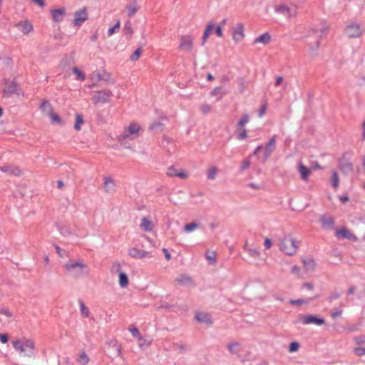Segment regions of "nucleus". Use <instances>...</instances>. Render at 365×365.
Returning <instances> with one entry per match:
<instances>
[{
    "label": "nucleus",
    "mask_w": 365,
    "mask_h": 365,
    "mask_svg": "<svg viewBox=\"0 0 365 365\" xmlns=\"http://www.w3.org/2000/svg\"><path fill=\"white\" fill-rule=\"evenodd\" d=\"M302 262H303L304 269L307 271H309L310 272V271L314 270V269L316 267V262L314 261V259H312V258H306V259H303Z\"/></svg>",
    "instance_id": "28"
},
{
    "label": "nucleus",
    "mask_w": 365,
    "mask_h": 365,
    "mask_svg": "<svg viewBox=\"0 0 365 365\" xmlns=\"http://www.w3.org/2000/svg\"><path fill=\"white\" fill-rule=\"evenodd\" d=\"M275 11L279 14H282L285 18L289 19L297 15V9L293 4L287 5L282 4L275 6Z\"/></svg>",
    "instance_id": "6"
},
{
    "label": "nucleus",
    "mask_w": 365,
    "mask_h": 365,
    "mask_svg": "<svg viewBox=\"0 0 365 365\" xmlns=\"http://www.w3.org/2000/svg\"><path fill=\"white\" fill-rule=\"evenodd\" d=\"M11 59L9 58H0V66H9L11 65Z\"/></svg>",
    "instance_id": "55"
},
{
    "label": "nucleus",
    "mask_w": 365,
    "mask_h": 365,
    "mask_svg": "<svg viewBox=\"0 0 365 365\" xmlns=\"http://www.w3.org/2000/svg\"><path fill=\"white\" fill-rule=\"evenodd\" d=\"M249 120L250 117L248 115H242L240 120L237 123L236 128H245V125L249 122Z\"/></svg>",
    "instance_id": "38"
},
{
    "label": "nucleus",
    "mask_w": 365,
    "mask_h": 365,
    "mask_svg": "<svg viewBox=\"0 0 365 365\" xmlns=\"http://www.w3.org/2000/svg\"><path fill=\"white\" fill-rule=\"evenodd\" d=\"M120 26V22L119 20H118L116 24L113 26L108 29V32H107L108 36L110 37L112 35H113L114 34L118 32Z\"/></svg>",
    "instance_id": "39"
},
{
    "label": "nucleus",
    "mask_w": 365,
    "mask_h": 365,
    "mask_svg": "<svg viewBox=\"0 0 365 365\" xmlns=\"http://www.w3.org/2000/svg\"><path fill=\"white\" fill-rule=\"evenodd\" d=\"M245 38V28L242 23L238 22L232 28V39L235 43H239Z\"/></svg>",
    "instance_id": "11"
},
{
    "label": "nucleus",
    "mask_w": 365,
    "mask_h": 365,
    "mask_svg": "<svg viewBox=\"0 0 365 365\" xmlns=\"http://www.w3.org/2000/svg\"><path fill=\"white\" fill-rule=\"evenodd\" d=\"M66 269L68 272L76 269L78 268L81 271H83L84 269H88V266L83 263L82 260H71L65 264L64 265Z\"/></svg>",
    "instance_id": "15"
},
{
    "label": "nucleus",
    "mask_w": 365,
    "mask_h": 365,
    "mask_svg": "<svg viewBox=\"0 0 365 365\" xmlns=\"http://www.w3.org/2000/svg\"><path fill=\"white\" fill-rule=\"evenodd\" d=\"M80 308L82 315L84 317H88L89 315V310L83 302L81 303Z\"/></svg>",
    "instance_id": "49"
},
{
    "label": "nucleus",
    "mask_w": 365,
    "mask_h": 365,
    "mask_svg": "<svg viewBox=\"0 0 365 365\" xmlns=\"http://www.w3.org/2000/svg\"><path fill=\"white\" fill-rule=\"evenodd\" d=\"M205 257L211 264L216 263L217 254L215 251L207 250L205 253Z\"/></svg>",
    "instance_id": "35"
},
{
    "label": "nucleus",
    "mask_w": 365,
    "mask_h": 365,
    "mask_svg": "<svg viewBox=\"0 0 365 365\" xmlns=\"http://www.w3.org/2000/svg\"><path fill=\"white\" fill-rule=\"evenodd\" d=\"M354 341L358 344H361L365 343V336H359L355 337Z\"/></svg>",
    "instance_id": "59"
},
{
    "label": "nucleus",
    "mask_w": 365,
    "mask_h": 365,
    "mask_svg": "<svg viewBox=\"0 0 365 365\" xmlns=\"http://www.w3.org/2000/svg\"><path fill=\"white\" fill-rule=\"evenodd\" d=\"M195 319L200 323L206 324L207 325H210L212 324L213 321L210 314L206 312H196Z\"/></svg>",
    "instance_id": "17"
},
{
    "label": "nucleus",
    "mask_w": 365,
    "mask_h": 365,
    "mask_svg": "<svg viewBox=\"0 0 365 365\" xmlns=\"http://www.w3.org/2000/svg\"><path fill=\"white\" fill-rule=\"evenodd\" d=\"M119 284L121 287H126L128 284V277L123 272H119Z\"/></svg>",
    "instance_id": "37"
},
{
    "label": "nucleus",
    "mask_w": 365,
    "mask_h": 365,
    "mask_svg": "<svg viewBox=\"0 0 365 365\" xmlns=\"http://www.w3.org/2000/svg\"><path fill=\"white\" fill-rule=\"evenodd\" d=\"M142 49L140 48H138L135 51V52L133 53V55L130 56V59L132 61H136L141 54Z\"/></svg>",
    "instance_id": "52"
},
{
    "label": "nucleus",
    "mask_w": 365,
    "mask_h": 365,
    "mask_svg": "<svg viewBox=\"0 0 365 365\" xmlns=\"http://www.w3.org/2000/svg\"><path fill=\"white\" fill-rule=\"evenodd\" d=\"M335 236L339 240L346 239L350 241H356L357 237L349 229L345 227L337 228Z\"/></svg>",
    "instance_id": "9"
},
{
    "label": "nucleus",
    "mask_w": 365,
    "mask_h": 365,
    "mask_svg": "<svg viewBox=\"0 0 365 365\" xmlns=\"http://www.w3.org/2000/svg\"><path fill=\"white\" fill-rule=\"evenodd\" d=\"M128 255L133 258L141 259L149 256V253L140 249L132 247L128 250Z\"/></svg>",
    "instance_id": "20"
},
{
    "label": "nucleus",
    "mask_w": 365,
    "mask_h": 365,
    "mask_svg": "<svg viewBox=\"0 0 365 365\" xmlns=\"http://www.w3.org/2000/svg\"><path fill=\"white\" fill-rule=\"evenodd\" d=\"M279 250L288 256L294 255L298 250L296 240L291 235L284 236L279 243Z\"/></svg>",
    "instance_id": "2"
},
{
    "label": "nucleus",
    "mask_w": 365,
    "mask_h": 365,
    "mask_svg": "<svg viewBox=\"0 0 365 365\" xmlns=\"http://www.w3.org/2000/svg\"><path fill=\"white\" fill-rule=\"evenodd\" d=\"M247 187H251L255 190H261L262 185L260 184L251 182L247 185Z\"/></svg>",
    "instance_id": "60"
},
{
    "label": "nucleus",
    "mask_w": 365,
    "mask_h": 365,
    "mask_svg": "<svg viewBox=\"0 0 365 365\" xmlns=\"http://www.w3.org/2000/svg\"><path fill=\"white\" fill-rule=\"evenodd\" d=\"M8 336L7 334H0V341L3 344H6L8 342Z\"/></svg>",
    "instance_id": "64"
},
{
    "label": "nucleus",
    "mask_w": 365,
    "mask_h": 365,
    "mask_svg": "<svg viewBox=\"0 0 365 365\" xmlns=\"http://www.w3.org/2000/svg\"><path fill=\"white\" fill-rule=\"evenodd\" d=\"M150 129L153 130H162L163 124L160 122H155L150 125Z\"/></svg>",
    "instance_id": "47"
},
{
    "label": "nucleus",
    "mask_w": 365,
    "mask_h": 365,
    "mask_svg": "<svg viewBox=\"0 0 365 365\" xmlns=\"http://www.w3.org/2000/svg\"><path fill=\"white\" fill-rule=\"evenodd\" d=\"M298 170L302 180L307 182L309 177L312 173V170L306 167L302 162L298 163Z\"/></svg>",
    "instance_id": "19"
},
{
    "label": "nucleus",
    "mask_w": 365,
    "mask_h": 365,
    "mask_svg": "<svg viewBox=\"0 0 365 365\" xmlns=\"http://www.w3.org/2000/svg\"><path fill=\"white\" fill-rule=\"evenodd\" d=\"M218 169L216 166H210L207 170V177L209 180H215L216 178Z\"/></svg>",
    "instance_id": "36"
},
{
    "label": "nucleus",
    "mask_w": 365,
    "mask_h": 365,
    "mask_svg": "<svg viewBox=\"0 0 365 365\" xmlns=\"http://www.w3.org/2000/svg\"><path fill=\"white\" fill-rule=\"evenodd\" d=\"M11 344L13 348L20 355L29 358L34 356L35 343L32 339L26 336L16 338Z\"/></svg>",
    "instance_id": "1"
},
{
    "label": "nucleus",
    "mask_w": 365,
    "mask_h": 365,
    "mask_svg": "<svg viewBox=\"0 0 365 365\" xmlns=\"http://www.w3.org/2000/svg\"><path fill=\"white\" fill-rule=\"evenodd\" d=\"M237 131V138L244 140L247 138V133L245 128H236Z\"/></svg>",
    "instance_id": "41"
},
{
    "label": "nucleus",
    "mask_w": 365,
    "mask_h": 365,
    "mask_svg": "<svg viewBox=\"0 0 365 365\" xmlns=\"http://www.w3.org/2000/svg\"><path fill=\"white\" fill-rule=\"evenodd\" d=\"M251 165V160L250 158L245 159L240 165V171L244 172L245 170L248 169Z\"/></svg>",
    "instance_id": "45"
},
{
    "label": "nucleus",
    "mask_w": 365,
    "mask_h": 365,
    "mask_svg": "<svg viewBox=\"0 0 365 365\" xmlns=\"http://www.w3.org/2000/svg\"><path fill=\"white\" fill-rule=\"evenodd\" d=\"M243 249L249 254L253 259H259L261 256L260 251L257 248L248 247L247 242L243 247Z\"/></svg>",
    "instance_id": "27"
},
{
    "label": "nucleus",
    "mask_w": 365,
    "mask_h": 365,
    "mask_svg": "<svg viewBox=\"0 0 365 365\" xmlns=\"http://www.w3.org/2000/svg\"><path fill=\"white\" fill-rule=\"evenodd\" d=\"M66 14L65 9H58L51 11L52 19L54 22H61Z\"/></svg>",
    "instance_id": "25"
},
{
    "label": "nucleus",
    "mask_w": 365,
    "mask_h": 365,
    "mask_svg": "<svg viewBox=\"0 0 365 365\" xmlns=\"http://www.w3.org/2000/svg\"><path fill=\"white\" fill-rule=\"evenodd\" d=\"M299 348V344L296 341H293L289 344V352L297 351H298Z\"/></svg>",
    "instance_id": "50"
},
{
    "label": "nucleus",
    "mask_w": 365,
    "mask_h": 365,
    "mask_svg": "<svg viewBox=\"0 0 365 365\" xmlns=\"http://www.w3.org/2000/svg\"><path fill=\"white\" fill-rule=\"evenodd\" d=\"M88 19V12L86 8H83L76 11L74 19L72 22L73 26L80 27Z\"/></svg>",
    "instance_id": "8"
},
{
    "label": "nucleus",
    "mask_w": 365,
    "mask_h": 365,
    "mask_svg": "<svg viewBox=\"0 0 365 365\" xmlns=\"http://www.w3.org/2000/svg\"><path fill=\"white\" fill-rule=\"evenodd\" d=\"M108 74L105 70H95L91 74V78L93 83H98L101 81H104L108 78Z\"/></svg>",
    "instance_id": "16"
},
{
    "label": "nucleus",
    "mask_w": 365,
    "mask_h": 365,
    "mask_svg": "<svg viewBox=\"0 0 365 365\" xmlns=\"http://www.w3.org/2000/svg\"><path fill=\"white\" fill-rule=\"evenodd\" d=\"M76 361L81 365H87L90 361V358L86 353L83 351L79 354Z\"/></svg>",
    "instance_id": "32"
},
{
    "label": "nucleus",
    "mask_w": 365,
    "mask_h": 365,
    "mask_svg": "<svg viewBox=\"0 0 365 365\" xmlns=\"http://www.w3.org/2000/svg\"><path fill=\"white\" fill-rule=\"evenodd\" d=\"M289 303L292 305H298V306H300V305H302L304 304H306L307 302L305 300H303V299H297V300H294V299H292L289 301Z\"/></svg>",
    "instance_id": "56"
},
{
    "label": "nucleus",
    "mask_w": 365,
    "mask_h": 365,
    "mask_svg": "<svg viewBox=\"0 0 365 365\" xmlns=\"http://www.w3.org/2000/svg\"><path fill=\"white\" fill-rule=\"evenodd\" d=\"M194 37L192 35L180 36L179 49L185 53H190L193 49Z\"/></svg>",
    "instance_id": "7"
},
{
    "label": "nucleus",
    "mask_w": 365,
    "mask_h": 365,
    "mask_svg": "<svg viewBox=\"0 0 365 365\" xmlns=\"http://www.w3.org/2000/svg\"><path fill=\"white\" fill-rule=\"evenodd\" d=\"M104 189L106 192H110L115 189L114 181L110 178H104Z\"/></svg>",
    "instance_id": "30"
},
{
    "label": "nucleus",
    "mask_w": 365,
    "mask_h": 365,
    "mask_svg": "<svg viewBox=\"0 0 365 365\" xmlns=\"http://www.w3.org/2000/svg\"><path fill=\"white\" fill-rule=\"evenodd\" d=\"M211 95L217 96V99L220 100L224 96L225 93L222 91L221 88L217 87L211 92Z\"/></svg>",
    "instance_id": "43"
},
{
    "label": "nucleus",
    "mask_w": 365,
    "mask_h": 365,
    "mask_svg": "<svg viewBox=\"0 0 365 365\" xmlns=\"http://www.w3.org/2000/svg\"><path fill=\"white\" fill-rule=\"evenodd\" d=\"M140 227L143 231L151 232L155 229V224L148 217H143L141 219V222H140Z\"/></svg>",
    "instance_id": "18"
},
{
    "label": "nucleus",
    "mask_w": 365,
    "mask_h": 365,
    "mask_svg": "<svg viewBox=\"0 0 365 365\" xmlns=\"http://www.w3.org/2000/svg\"><path fill=\"white\" fill-rule=\"evenodd\" d=\"M200 109H201V111H202L204 114H207V113H210V110H211V106H210V105H207V104H205V105H202V106H201V108H200Z\"/></svg>",
    "instance_id": "57"
},
{
    "label": "nucleus",
    "mask_w": 365,
    "mask_h": 365,
    "mask_svg": "<svg viewBox=\"0 0 365 365\" xmlns=\"http://www.w3.org/2000/svg\"><path fill=\"white\" fill-rule=\"evenodd\" d=\"M3 91L5 96H10L13 94L18 93L19 91V86L14 82H5L3 87Z\"/></svg>",
    "instance_id": "14"
},
{
    "label": "nucleus",
    "mask_w": 365,
    "mask_h": 365,
    "mask_svg": "<svg viewBox=\"0 0 365 365\" xmlns=\"http://www.w3.org/2000/svg\"><path fill=\"white\" fill-rule=\"evenodd\" d=\"M75 118L76 120L74 123V129L77 131H79L81 130V127L84 123V120L82 115L80 113H76Z\"/></svg>",
    "instance_id": "31"
},
{
    "label": "nucleus",
    "mask_w": 365,
    "mask_h": 365,
    "mask_svg": "<svg viewBox=\"0 0 365 365\" xmlns=\"http://www.w3.org/2000/svg\"><path fill=\"white\" fill-rule=\"evenodd\" d=\"M16 26L24 34H29L34 29L33 25L29 21H21Z\"/></svg>",
    "instance_id": "21"
},
{
    "label": "nucleus",
    "mask_w": 365,
    "mask_h": 365,
    "mask_svg": "<svg viewBox=\"0 0 365 365\" xmlns=\"http://www.w3.org/2000/svg\"><path fill=\"white\" fill-rule=\"evenodd\" d=\"M266 110H267V105L264 104L262 106V108H260V110L259 111V116L262 117V115H264V113H266Z\"/></svg>",
    "instance_id": "63"
},
{
    "label": "nucleus",
    "mask_w": 365,
    "mask_h": 365,
    "mask_svg": "<svg viewBox=\"0 0 365 365\" xmlns=\"http://www.w3.org/2000/svg\"><path fill=\"white\" fill-rule=\"evenodd\" d=\"M354 351L358 356H363L365 354V347H356Z\"/></svg>",
    "instance_id": "53"
},
{
    "label": "nucleus",
    "mask_w": 365,
    "mask_h": 365,
    "mask_svg": "<svg viewBox=\"0 0 365 365\" xmlns=\"http://www.w3.org/2000/svg\"><path fill=\"white\" fill-rule=\"evenodd\" d=\"M123 31L126 35H131L133 34V28L131 26V23L129 21H127L125 23Z\"/></svg>",
    "instance_id": "46"
},
{
    "label": "nucleus",
    "mask_w": 365,
    "mask_h": 365,
    "mask_svg": "<svg viewBox=\"0 0 365 365\" xmlns=\"http://www.w3.org/2000/svg\"><path fill=\"white\" fill-rule=\"evenodd\" d=\"M271 39V36L268 33H264L262 35H260L259 37L256 38L254 40V43H262L264 45L267 44Z\"/></svg>",
    "instance_id": "29"
},
{
    "label": "nucleus",
    "mask_w": 365,
    "mask_h": 365,
    "mask_svg": "<svg viewBox=\"0 0 365 365\" xmlns=\"http://www.w3.org/2000/svg\"><path fill=\"white\" fill-rule=\"evenodd\" d=\"M0 170L3 173H6L15 176L20 175L21 173L18 167L13 165H4L0 168Z\"/></svg>",
    "instance_id": "24"
},
{
    "label": "nucleus",
    "mask_w": 365,
    "mask_h": 365,
    "mask_svg": "<svg viewBox=\"0 0 365 365\" xmlns=\"http://www.w3.org/2000/svg\"><path fill=\"white\" fill-rule=\"evenodd\" d=\"M199 227V223L197 222H192L190 224H187L184 227V230L187 232H190L194 231L195 230L197 229Z\"/></svg>",
    "instance_id": "42"
},
{
    "label": "nucleus",
    "mask_w": 365,
    "mask_h": 365,
    "mask_svg": "<svg viewBox=\"0 0 365 365\" xmlns=\"http://www.w3.org/2000/svg\"><path fill=\"white\" fill-rule=\"evenodd\" d=\"M73 74L76 76V79L84 80L85 74L83 73L82 70H72Z\"/></svg>",
    "instance_id": "48"
},
{
    "label": "nucleus",
    "mask_w": 365,
    "mask_h": 365,
    "mask_svg": "<svg viewBox=\"0 0 365 365\" xmlns=\"http://www.w3.org/2000/svg\"><path fill=\"white\" fill-rule=\"evenodd\" d=\"M215 32L217 36L222 37L223 33H222V26H217L215 28Z\"/></svg>",
    "instance_id": "61"
},
{
    "label": "nucleus",
    "mask_w": 365,
    "mask_h": 365,
    "mask_svg": "<svg viewBox=\"0 0 365 365\" xmlns=\"http://www.w3.org/2000/svg\"><path fill=\"white\" fill-rule=\"evenodd\" d=\"M342 314V312L341 310H335L331 312V316L332 318L335 319L339 317H340Z\"/></svg>",
    "instance_id": "62"
},
{
    "label": "nucleus",
    "mask_w": 365,
    "mask_h": 365,
    "mask_svg": "<svg viewBox=\"0 0 365 365\" xmlns=\"http://www.w3.org/2000/svg\"><path fill=\"white\" fill-rule=\"evenodd\" d=\"M299 320L303 324H314L318 326L323 325L324 320L317 317L316 316L307 314L299 316Z\"/></svg>",
    "instance_id": "12"
},
{
    "label": "nucleus",
    "mask_w": 365,
    "mask_h": 365,
    "mask_svg": "<svg viewBox=\"0 0 365 365\" xmlns=\"http://www.w3.org/2000/svg\"><path fill=\"white\" fill-rule=\"evenodd\" d=\"M188 173L185 170H180L177 173L176 177L182 178V179H187L188 178Z\"/></svg>",
    "instance_id": "54"
},
{
    "label": "nucleus",
    "mask_w": 365,
    "mask_h": 365,
    "mask_svg": "<svg viewBox=\"0 0 365 365\" xmlns=\"http://www.w3.org/2000/svg\"><path fill=\"white\" fill-rule=\"evenodd\" d=\"M141 128L138 123L130 124L124 132L119 135L118 141L125 143L128 140H133L138 137Z\"/></svg>",
    "instance_id": "3"
},
{
    "label": "nucleus",
    "mask_w": 365,
    "mask_h": 365,
    "mask_svg": "<svg viewBox=\"0 0 365 365\" xmlns=\"http://www.w3.org/2000/svg\"><path fill=\"white\" fill-rule=\"evenodd\" d=\"M178 172L176 167L172 165L167 168L166 175L169 177H176Z\"/></svg>",
    "instance_id": "44"
},
{
    "label": "nucleus",
    "mask_w": 365,
    "mask_h": 365,
    "mask_svg": "<svg viewBox=\"0 0 365 365\" xmlns=\"http://www.w3.org/2000/svg\"><path fill=\"white\" fill-rule=\"evenodd\" d=\"M319 44H320L319 41L317 40L315 43L314 46L310 47V48H309L310 55L314 54L315 51L319 47Z\"/></svg>",
    "instance_id": "58"
},
{
    "label": "nucleus",
    "mask_w": 365,
    "mask_h": 365,
    "mask_svg": "<svg viewBox=\"0 0 365 365\" xmlns=\"http://www.w3.org/2000/svg\"><path fill=\"white\" fill-rule=\"evenodd\" d=\"M227 348L231 353L235 354H239L241 351L240 344L237 342H233L228 344Z\"/></svg>",
    "instance_id": "34"
},
{
    "label": "nucleus",
    "mask_w": 365,
    "mask_h": 365,
    "mask_svg": "<svg viewBox=\"0 0 365 365\" xmlns=\"http://www.w3.org/2000/svg\"><path fill=\"white\" fill-rule=\"evenodd\" d=\"M329 29V25L326 22H321L317 25H314L311 28V31L316 35L317 37H322L327 34Z\"/></svg>",
    "instance_id": "13"
},
{
    "label": "nucleus",
    "mask_w": 365,
    "mask_h": 365,
    "mask_svg": "<svg viewBox=\"0 0 365 365\" xmlns=\"http://www.w3.org/2000/svg\"><path fill=\"white\" fill-rule=\"evenodd\" d=\"M113 97V93L109 90L94 91L92 97L94 105L108 103Z\"/></svg>",
    "instance_id": "5"
},
{
    "label": "nucleus",
    "mask_w": 365,
    "mask_h": 365,
    "mask_svg": "<svg viewBox=\"0 0 365 365\" xmlns=\"http://www.w3.org/2000/svg\"><path fill=\"white\" fill-rule=\"evenodd\" d=\"M273 245L272 240L269 237H265L264 240V247L265 250L270 249Z\"/></svg>",
    "instance_id": "51"
},
{
    "label": "nucleus",
    "mask_w": 365,
    "mask_h": 365,
    "mask_svg": "<svg viewBox=\"0 0 365 365\" xmlns=\"http://www.w3.org/2000/svg\"><path fill=\"white\" fill-rule=\"evenodd\" d=\"M345 34L349 38H358L361 34V28L358 23H351L345 28Z\"/></svg>",
    "instance_id": "10"
},
{
    "label": "nucleus",
    "mask_w": 365,
    "mask_h": 365,
    "mask_svg": "<svg viewBox=\"0 0 365 365\" xmlns=\"http://www.w3.org/2000/svg\"><path fill=\"white\" fill-rule=\"evenodd\" d=\"M331 183L332 186L335 190H337L339 183V178L336 171L331 173Z\"/></svg>",
    "instance_id": "40"
},
{
    "label": "nucleus",
    "mask_w": 365,
    "mask_h": 365,
    "mask_svg": "<svg viewBox=\"0 0 365 365\" xmlns=\"http://www.w3.org/2000/svg\"><path fill=\"white\" fill-rule=\"evenodd\" d=\"M322 225L324 229H332L334 225V220L331 217L322 216L321 218Z\"/></svg>",
    "instance_id": "26"
},
{
    "label": "nucleus",
    "mask_w": 365,
    "mask_h": 365,
    "mask_svg": "<svg viewBox=\"0 0 365 365\" xmlns=\"http://www.w3.org/2000/svg\"><path fill=\"white\" fill-rule=\"evenodd\" d=\"M214 29L215 24L213 22L210 21L207 24L202 37V46H204L206 43L207 38L213 33Z\"/></svg>",
    "instance_id": "22"
},
{
    "label": "nucleus",
    "mask_w": 365,
    "mask_h": 365,
    "mask_svg": "<svg viewBox=\"0 0 365 365\" xmlns=\"http://www.w3.org/2000/svg\"><path fill=\"white\" fill-rule=\"evenodd\" d=\"M275 146H276V136L273 135L265 146V150H264V158H267L270 156L272 153L275 149Z\"/></svg>",
    "instance_id": "23"
},
{
    "label": "nucleus",
    "mask_w": 365,
    "mask_h": 365,
    "mask_svg": "<svg viewBox=\"0 0 365 365\" xmlns=\"http://www.w3.org/2000/svg\"><path fill=\"white\" fill-rule=\"evenodd\" d=\"M128 10V16L129 17L133 16L139 9L137 2L135 1L133 3L126 6Z\"/></svg>",
    "instance_id": "33"
},
{
    "label": "nucleus",
    "mask_w": 365,
    "mask_h": 365,
    "mask_svg": "<svg viewBox=\"0 0 365 365\" xmlns=\"http://www.w3.org/2000/svg\"><path fill=\"white\" fill-rule=\"evenodd\" d=\"M41 111L51 118L53 123H60L61 120L59 115L54 112L52 105L46 99H43L39 106Z\"/></svg>",
    "instance_id": "4"
}]
</instances>
